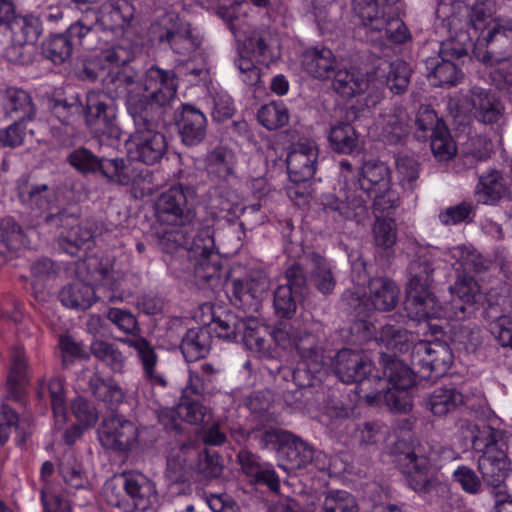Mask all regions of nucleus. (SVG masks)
<instances>
[{"label": "nucleus", "instance_id": "f257e3e1", "mask_svg": "<svg viewBox=\"0 0 512 512\" xmlns=\"http://www.w3.org/2000/svg\"><path fill=\"white\" fill-rule=\"evenodd\" d=\"M140 44L124 38L117 45L104 49L83 64L82 78L99 80L104 91H90L86 97L85 120L94 137H116L115 98L126 97L127 111L133 97L140 100L143 114L161 118L167 106L175 101L178 80L172 70L151 66L140 82L129 64L140 53Z\"/></svg>", "mask_w": 512, "mask_h": 512}, {"label": "nucleus", "instance_id": "f03ea898", "mask_svg": "<svg viewBox=\"0 0 512 512\" xmlns=\"http://www.w3.org/2000/svg\"><path fill=\"white\" fill-rule=\"evenodd\" d=\"M438 31H445L447 37L441 41L438 59L426 61L427 76L433 86H455L463 78L462 70L454 60L468 55L473 46L470 28L476 31L479 26L471 19L468 21V9L463 2L456 0H438L435 10Z\"/></svg>", "mask_w": 512, "mask_h": 512}, {"label": "nucleus", "instance_id": "7ed1b4c3", "mask_svg": "<svg viewBox=\"0 0 512 512\" xmlns=\"http://www.w3.org/2000/svg\"><path fill=\"white\" fill-rule=\"evenodd\" d=\"M207 10H213L222 18L239 42V57L235 66L241 79L247 85H255L260 80V69L256 64L268 66L277 54L271 49L257 31H251L247 20V4L241 0H194Z\"/></svg>", "mask_w": 512, "mask_h": 512}, {"label": "nucleus", "instance_id": "20e7f679", "mask_svg": "<svg viewBox=\"0 0 512 512\" xmlns=\"http://www.w3.org/2000/svg\"><path fill=\"white\" fill-rule=\"evenodd\" d=\"M475 424L472 432V450L477 458L478 470L487 485L498 489L494 512H512V498L504 492L505 481L511 470L508 457L509 433L494 424Z\"/></svg>", "mask_w": 512, "mask_h": 512}, {"label": "nucleus", "instance_id": "39448f33", "mask_svg": "<svg viewBox=\"0 0 512 512\" xmlns=\"http://www.w3.org/2000/svg\"><path fill=\"white\" fill-rule=\"evenodd\" d=\"M160 245L163 252L169 255L166 259L168 268L177 277H180L178 271H183L189 276L193 275L197 281L207 282L220 272L221 261L214 250V233L210 226L200 228L191 242L183 231L166 232Z\"/></svg>", "mask_w": 512, "mask_h": 512}, {"label": "nucleus", "instance_id": "423d86ee", "mask_svg": "<svg viewBox=\"0 0 512 512\" xmlns=\"http://www.w3.org/2000/svg\"><path fill=\"white\" fill-rule=\"evenodd\" d=\"M434 265L428 257H418L408 266L409 282L406 288L404 309L413 321L439 320L444 324H429L432 334H444L448 321L459 320L464 307L442 305L430 290L433 281Z\"/></svg>", "mask_w": 512, "mask_h": 512}, {"label": "nucleus", "instance_id": "0eeeda50", "mask_svg": "<svg viewBox=\"0 0 512 512\" xmlns=\"http://www.w3.org/2000/svg\"><path fill=\"white\" fill-rule=\"evenodd\" d=\"M371 360L361 351L342 349L335 358L334 370L337 377L346 384H355V393L359 399L372 405L381 403V390L386 388V381L378 372L373 373Z\"/></svg>", "mask_w": 512, "mask_h": 512}, {"label": "nucleus", "instance_id": "6e6552de", "mask_svg": "<svg viewBox=\"0 0 512 512\" xmlns=\"http://www.w3.org/2000/svg\"><path fill=\"white\" fill-rule=\"evenodd\" d=\"M140 100L131 98L128 113L133 119L135 132L127 141V152L131 159L146 165L158 163L167 151L163 133L157 130L164 120L157 116L143 114Z\"/></svg>", "mask_w": 512, "mask_h": 512}, {"label": "nucleus", "instance_id": "1a4fd4ad", "mask_svg": "<svg viewBox=\"0 0 512 512\" xmlns=\"http://www.w3.org/2000/svg\"><path fill=\"white\" fill-rule=\"evenodd\" d=\"M104 496L108 504L123 512L146 510L158 502L155 484L136 471L123 472L109 479L104 486Z\"/></svg>", "mask_w": 512, "mask_h": 512}, {"label": "nucleus", "instance_id": "9d476101", "mask_svg": "<svg viewBox=\"0 0 512 512\" xmlns=\"http://www.w3.org/2000/svg\"><path fill=\"white\" fill-rule=\"evenodd\" d=\"M468 9L466 19L476 22L479 29L476 34L472 28L470 33L477 36L476 43L473 42V53L484 64L493 63L494 56L500 54L505 58L507 52L512 50V24L510 22L492 21L488 25H484L486 15L483 11L475 6L472 9L464 5Z\"/></svg>", "mask_w": 512, "mask_h": 512}, {"label": "nucleus", "instance_id": "9b49d317", "mask_svg": "<svg viewBox=\"0 0 512 512\" xmlns=\"http://www.w3.org/2000/svg\"><path fill=\"white\" fill-rule=\"evenodd\" d=\"M383 374L386 388L381 390V403L395 412H408L413 402L409 390L415 385L418 372L394 356L382 355Z\"/></svg>", "mask_w": 512, "mask_h": 512}, {"label": "nucleus", "instance_id": "f8f14e48", "mask_svg": "<svg viewBox=\"0 0 512 512\" xmlns=\"http://www.w3.org/2000/svg\"><path fill=\"white\" fill-rule=\"evenodd\" d=\"M394 462L413 491L427 495L433 491L443 493L447 490V485L431 472L432 455L426 454L420 446L397 453Z\"/></svg>", "mask_w": 512, "mask_h": 512}, {"label": "nucleus", "instance_id": "ddd939ff", "mask_svg": "<svg viewBox=\"0 0 512 512\" xmlns=\"http://www.w3.org/2000/svg\"><path fill=\"white\" fill-rule=\"evenodd\" d=\"M261 441L265 446H277L279 466L285 471L305 468L314 457L313 447L300 437L281 429H268L263 432Z\"/></svg>", "mask_w": 512, "mask_h": 512}, {"label": "nucleus", "instance_id": "4468645a", "mask_svg": "<svg viewBox=\"0 0 512 512\" xmlns=\"http://www.w3.org/2000/svg\"><path fill=\"white\" fill-rule=\"evenodd\" d=\"M453 359L450 346L439 340H420L413 345L410 354L411 365L422 379L444 376L449 371Z\"/></svg>", "mask_w": 512, "mask_h": 512}, {"label": "nucleus", "instance_id": "2eb2a0df", "mask_svg": "<svg viewBox=\"0 0 512 512\" xmlns=\"http://www.w3.org/2000/svg\"><path fill=\"white\" fill-rule=\"evenodd\" d=\"M150 39L153 43L169 46L174 53L183 56L190 55L201 43L190 24L173 14H166L151 25Z\"/></svg>", "mask_w": 512, "mask_h": 512}, {"label": "nucleus", "instance_id": "dca6fc26", "mask_svg": "<svg viewBox=\"0 0 512 512\" xmlns=\"http://www.w3.org/2000/svg\"><path fill=\"white\" fill-rule=\"evenodd\" d=\"M134 7L126 0L109 1L101 5L98 13L95 14V26L101 28L103 31H110L113 33H121V37L115 42L108 44L105 49H109L117 45L124 38H129L132 41H137L142 49V40L139 36L134 35L130 29V22L134 16ZM104 48L95 51L84 63L91 57L100 53Z\"/></svg>", "mask_w": 512, "mask_h": 512}, {"label": "nucleus", "instance_id": "f3484780", "mask_svg": "<svg viewBox=\"0 0 512 512\" xmlns=\"http://www.w3.org/2000/svg\"><path fill=\"white\" fill-rule=\"evenodd\" d=\"M133 159L102 158L100 174L110 184L132 186L142 195H151L154 192L153 173L145 168L138 167Z\"/></svg>", "mask_w": 512, "mask_h": 512}, {"label": "nucleus", "instance_id": "a211bd4d", "mask_svg": "<svg viewBox=\"0 0 512 512\" xmlns=\"http://www.w3.org/2000/svg\"><path fill=\"white\" fill-rule=\"evenodd\" d=\"M194 190L181 184L173 185L164 191L156 201V216L162 223L184 226L194 218L189 204Z\"/></svg>", "mask_w": 512, "mask_h": 512}, {"label": "nucleus", "instance_id": "6ab92c4d", "mask_svg": "<svg viewBox=\"0 0 512 512\" xmlns=\"http://www.w3.org/2000/svg\"><path fill=\"white\" fill-rule=\"evenodd\" d=\"M16 192L19 201L30 209L36 217H43L47 223H54L59 215H54L57 209L56 193L53 187L32 182L29 177L22 176L17 180Z\"/></svg>", "mask_w": 512, "mask_h": 512}, {"label": "nucleus", "instance_id": "aec40b11", "mask_svg": "<svg viewBox=\"0 0 512 512\" xmlns=\"http://www.w3.org/2000/svg\"><path fill=\"white\" fill-rule=\"evenodd\" d=\"M98 437L103 447L127 452L138 443L139 430L133 421L122 415H114L103 421Z\"/></svg>", "mask_w": 512, "mask_h": 512}, {"label": "nucleus", "instance_id": "412c9836", "mask_svg": "<svg viewBox=\"0 0 512 512\" xmlns=\"http://www.w3.org/2000/svg\"><path fill=\"white\" fill-rule=\"evenodd\" d=\"M269 287L267 277L260 271H251L244 278L232 281V301L243 309L254 308L258 305Z\"/></svg>", "mask_w": 512, "mask_h": 512}, {"label": "nucleus", "instance_id": "4be33fe9", "mask_svg": "<svg viewBox=\"0 0 512 512\" xmlns=\"http://www.w3.org/2000/svg\"><path fill=\"white\" fill-rule=\"evenodd\" d=\"M380 136L389 145L401 144L410 133V117L402 106L386 109L379 118Z\"/></svg>", "mask_w": 512, "mask_h": 512}, {"label": "nucleus", "instance_id": "5701e85b", "mask_svg": "<svg viewBox=\"0 0 512 512\" xmlns=\"http://www.w3.org/2000/svg\"><path fill=\"white\" fill-rule=\"evenodd\" d=\"M322 211L326 214L337 213L340 217L357 223H362L369 217L366 201L355 194L347 195L345 201L333 195L322 196Z\"/></svg>", "mask_w": 512, "mask_h": 512}, {"label": "nucleus", "instance_id": "b1692460", "mask_svg": "<svg viewBox=\"0 0 512 512\" xmlns=\"http://www.w3.org/2000/svg\"><path fill=\"white\" fill-rule=\"evenodd\" d=\"M37 395L42 400H50L55 428L58 430L63 429L68 419L64 380L57 376L51 378L48 382L41 381L38 386Z\"/></svg>", "mask_w": 512, "mask_h": 512}, {"label": "nucleus", "instance_id": "393cba45", "mask_svg": "<svg viewBox=\"0 0 512 512\" xmlns=\"http://www.w3.org/2000/svg\"><path fill=\"white\" fill-rule=\"evenodd\" d=\"M318 152L316 148L299 144L287 156V170L294 182L310 179L316 173Z\"/></svg>", "mask_w": 512, "mask_h": 512}, {"label": "nucleus", "instance_id": "a878e982", "mask_svg": "<svg viewBox=\"0 0 512 512\" xmlns=\"http://www.w3.org/2000/svg\"><path fill=\"white\" fill-rule=\"evenodd\" d=\"M235 164L234 153L223 147L212 150L205 158V169L208 178L218 185L227 183L235 177Z\"/></svg>", "mask_w": 512, "mask_h": 512}, {"label": "nucleus", "instance_id": "bb28decb", "mask_svg": "<svg viewBox=\"0 0 512 512\" xmlns=\"http://www.w3.org/2000/svg\"><path fill=\"white\" fill-rule=\"evenodd\" d=\"M358 184L366 195L385 189L392 184L391 170L380 160L365 161L358 172Z\"/></svg>", "mask_w": 512, "mask_h": 512}, {"label": "nucleus", "instance_id": "cd10ccee", "mask_svg": "<svg viewBox=\"0 0 512 512\" xmlns=\"http://www.w3.org/2000/svg\"><path fill=\"white\" fill-rule=\"evenodd\" d=\"M322 80L331 78L333 72L332 87L341 97L349 99L364 91L367 86V79L360 73L349 70H338L334 72V67L322 63Z\"/></svg>", "mask_w": 512, "mask_h": 512}, {"label": "nucleus", "instance_id": "c85d7f7f", "mask_svg": "<svg viewBox=\"0 0 512 512\" xmlns=\"http://www.w3.org/2000/svg\"><path fill=\"white\" fill-rule=\"evenodd\" d=\"M472 95L474 96L473 106L477 121L485 125H493L503 118L504 106L494 93L474 87Z\"/></svg>", "mask_w": 512, "mask_h": 512}, {"label": "nucleus", "instance_id": "c756f323", "mask_svg": "<svg viewBox=\"0 0 512 512\" xmlns=\"http://www.w3.org/2000/svg\"><path fill=\"white\" fill-rule=\"evenodd\" d=\"M426 407L435 416H445L465 404L463 394L452 384L436 387L426 398Z\"/></svg>", "mask_w": 512, "mask_h": 512}, {"label": "nucleus", "instance_id": "7c9ffc66", "mask_svg": "<svg viewBox=\"0 0 512 512\" xmlns=\"http://www.w3.org/2000/svg\"><path fill=\"white\" fill-rule=\"evenodd\" d=\"M378 345L396 354H404L412 350L416 336L407 329L394 324H385L375 336Z\"/></svg>", "mask_w": 512, "mask_h": 512}, {"label": "nucleus", "instance_id": "2f4dec72", "mask_svg": "<svg viewBox=\"0 0 512 512\" xmlns=\"http://www.w3.org/2000/svg\"><path fill=\"white\" fill-rule=\"evenodd\" d=\"M238 458L242 471L253 481L267 485L272 491L279 489V478L271 465L261 463L257 456L248 451H241Z\"/></svg>", "mask_w": 512, "mask_h": 512}, {"label": "nucleus", "instance_id": "473e14b6", "mask_svg": "<svg viewBox=\"0 0 512 512\" xmlns=\"http://www.w3.org/2000/svg\"><path fill=\"white\" fill-rule=\"evenodd\" d=\"M206 117L195 107L182 105L179 130L183 142L187 145H195L203 140L206 133Z\"/></svg>", "mask_w": 512, "mask_h": 512}, {"label": "nucleus", "instance_id": "72a5a7b5", "mask_svg": "<svg viewBox=\"0 0 512 512\" xmlns=\"http://www.w3.org/2000/svg\"><path fill=\"white\" fill-rule=\"evenodd\" d=\"M28 381L25 352L21 347H15L11 352V366L7 378L8 397L20 401Z\"/></svg>", "mask_w": 512, "mask_h": 512}, {"label": "nucleus", "instance_id": "f704fd0d", "mask_svg": "<svg viewBox=\"0 0 512 512\" xmlns=\"http://www.w3.org/2000/svg\"><path fill=\"white\" fill-rule=\"evenodd\" d=\"M123 342L135 349L141 360L144 376L153 385L166 386L163 376L156 371L157 355L150 343L143 337L124 339Z\"/></svg>", "mask_w": 512, "mask_h": 512}, {"label": "nucleus", "instance_id": "c9c22d12", "mask_svg": "<svg viewBox=\"0 0 512 512\" xmlns=\"http://www.w3.org/2000/svg\"><path fill=\"white\" fill-rule=\"evenodd\" d=\"M369 301L375 310L390 311L398 301L399 289L387 278H372L368 281Z\"/></svg>", "mask_w": 512, "mask_h": 512}, {"label": "nucleus", "instance_id": "e433bc0d", "mask_svg": "<svg viewBox=\"0 0 512 512\" xmlns=\"http://www.w3.org/2000/svg\"><path fill=\"white\" fill-rule=\"evenodd\" d=\"M301 361L293 373V379L301 388H316L320 385V362L316 349L299 348Z\"/></svg>", "mask_w": 512, "mask_h": 512}, {"label": "nucleus", "instance_id": "4c0bfd02", "mask_svg": "<svg viewBox=\"0 0 512 512\" xmlns=\"http://www.w3.org/2000/svg\"><path fill=\"white\" fill-rule=\"evenodd\" d=\"M411 39V34L405 23L398 17L385 19V24L369 39L372 46L384 50L389 44H403Z\"/></svg>", "mask_w": 512, "mask_h": 512}, {"label": "nucleus", "instance_id": "58836bf2", "mask_svg": "<svg viewBox=\"0 0 512 512\" xmlns=\"http://www.w3.org/2000/svg\"><path fill=\"white\" fill-rule=\"evenodd\" d=\"M354 10L362 21L366 40L369 41L385 24L386 13L378 0H356Z\"/></svg>", "mask_w": 512, "mask_h": 512}, {"label": "nucleus", "instance_id": "ea45409f", "mask_svg": "<svg viewBox=\"0 0 512 512\" xmlns=\"http://www.w3.org/2000/svg\"><path fill=\"white\" fill-rule=\"evenodd\" d=\"M475 193L480 203L493 205L498 202L505 193V181L500 171L490 169L479 176Z\"/></svg>", "mask_w": 512, "mask_h": 512}, {"label": "nucleus", "instance_id": "a19ab883", "mask_svg": "<svg viewBox=\"0 0 512 512\" xmlns=\"http://www.w3.org/2000/svg\"><path fill=\"white\" fill-rule=\"evenodd\" d=\"M61 303L72 309L86 310L97 300L96 290L87 283L77 281L65 286L59 294Z\"/></svg>", "mask_w": 512, "mask_h": 512}, {"label": "nucleus", "instance_id": "79ce46f5", "mask_svg": "<svg viewBox=\"0 0 512 512\" xmlns=\"http://www.w3.org/2000/svg\"><path fill=\"white\" fill-rule=\"evenodd\" d=\"M10 29L19 45L36 43L43 32L40 18L32 14L14 17Z\"/></svg>", "mask_w": 512, "mask_h": 512}, {"label": "nucleus", "instance_id": "37998d69", "mask_svg": "<svg viewBox=\"0 0 512 512\" xmlns=\"http://www.w3.org/2000/svg\"><path fill=\"white\" fill-rule=\"evenodd\" d=\"M55 222H60V238L68 244L80 247L93 238V231L88 224L78 223V219L60 213Z\"/></svg>", "mask_w": 512, "mask_h": 512}, {"label": "nucleus", "instance_id": "c03bdc74", "mask_svg": "<svg viewBox=\"0 0 512 512\" xmlns=\"http://www.w3.org/2000/svg\"><path fill=\"white\" fill-rule=\"evenodd\" d=\"M216 377L217 370L209 363H202L198 368L190 369L186 393L196 396L212 394L216 389Z\"/></svg>", "mask_w": 512, "mask_h": 512}, {"label": "nucleus", "instance_id": "a18cd8bd", "mask_svg": "<svg viewBox=\"0 0 512 512\" xmlns=\"http://www.w3.org/2000/svg\"><path fill=\"white\" fill-rule=\"evenodd\" d=\"M180 348L188 362L205 357L210 348L209 332L198 328L189 329L182 339Z\"/></svg>", "mask_w": 512, "mask_h": 512}, {"label": "nucleus", "instance_id": "49530a36", "mask_svg": "<svg viewBox=\"0 0 512 512\" xmlns=\"http://www.w3.org/2000/svg\"><path fill=\"white\" fill-rule=\"evenodd\" d=\"M473 273L470 274H457L455 283L450 286V292L454 298L452 302L446 303L448 307L453 306L456 309L457 306L464 307V314L459 318L462 319L465 316L466 304H473L476 302V298L479 292L478 285L473 278Z\"/></svg>", "mask_w": 512, "mask_h": 512}, {"label": "nucleus", "instance_id": "de8ad7c7", "mask_svg": "<svg viewBox=\"0 0 512 512\" xmlns=\"http://www.w3.org/2000/svg\"><path fill=\"white\" fill-rule=\"evenodd\" d=\"M478 255L474 249L466 245H457L447 249L444 261L452 266L457 274H470L477 271Z\"/></svg>", "mask_w": 512, "mask_h": 512}, {"label": "nucleus", "instance_id": "09e8293b", "mask_svg": "<svg viewBox=\"0 0 512 512\" xmlns=\"http://www.w3.org/2000/svg\"><path fill=\"white\" fill-rule=\"evenodd\" d=\"M387 68V73L383 75L386 87L395 95L406 92L411 76L409 64L402 59H396L390 62Z\"/></svg>", "mask_w": 512, "mask_h": 512}, {"label": "nucleus", "instance_id": "8fccbe9b", "mask_svg": "<svg viewBox=\"0 0 512 512\" xmlns=\"http://www.w3.org/2000/svg\"><path fill=\"white\" fill-rule=\"evenodd\" d=\"M294 276V269L286 272L287 283L279 285L274 292L273 306L277 316L291 318L296 311V301L293 296L291 278Z\"/></svg>", "mask_w": 512, "mask_h": 512}, {"label": "nucleus", "instance_id": "3c124183", "mask_svg": "<svg viewBox=\"0 0 512 512\" xmlns=\"http://www.w3.org/2000/svg\"><path fill=\"white\" fill-rule=\"evenodd\" d=\"M73 48L74 42L65 33L51 35L42 46L43 54L54 64H62L70 59Z\"/></svg>", "mask_w": 512, "mask_h": 512}, {"label": "nucleus", "instance_id": "603ef678", "mask_svg": "<svg viewBox=\"0 0 512 512\" xmlns=\"http://www.w3.org/2000/svg\"><path fill=\"white\" fill-rule=\"evenodd\" d=\"M210 331L218 338L226 341L237 340L239 334L245 327V320L239 319L232 313H225L218 317H213L208 323Z\"/></svg>", "mask_w": 512, "mask_h": 512}, {"label": "nucleus", "instance_id": "864d4df0", "mask_svg": "<svg viewBox=\"0 0 512 512\" xmlns=\"http://www.w3.org/2000/svg\"><path fill=\"white\" fill-rule=\"evenodd\" d=\"M90 388L97 399L111 405L122 403L125 397L122 388L113 379H105L98 374L91 377Z\"/></svg>", "mask_w": 512, "mask_h": 512}, {"label": "nucleus", "instance_id": "5fc2aeb1", "mask_svg": "<svg viewBox=\"0 0 512 512\" xmlns=\"http://www.w3.org/2000/svg\"><path fill=\"white\" fill-rule=\"evenodd\" d=\"M5 109L11 117L13 114H19L18 120L22 121L33 119L35 114L29 94L22 89L10 88L7 90Z\"/></svg>", "mask_w": 512, "mask_h": 512}, {"label": "nucleus", "instance_id": "6e6d98bb", "mask_svg": "<svg viewBox=\"0 0 512 512\" xmlns=\"http://www.w3.org/2000/svg\"><path fill=\"white\" fill-rule=\"evenodd\" d=\"M329 142L334 151L351 154L358 146V136L349 123H340L331 128Z\"/></svg>", "mask_w": 512, "mask_h": 512}, {"label": "nucleus", "instance_id": "4d7b16f0", "mask_svg": "<svg viewBox=\"0 0 512 512\" xmlns=\"http://www.w3.org/2000/svg\"><path fill=\"white\" fill-rule=\"evenodd\" d=\"M257 118L262 126L274 130L287 125L290 116L284 102L272 101L258 110Z\"/></svg>", "mask_w": 512, "mask_h": 512}, {"label": "nucleus", "instance_id": "13d9d810", "mask_svg": "<svg viewBox=\"0 0 512 512\" xmlns=\"http://www.w3.org/2000/svg\"><path fill=\"white\" fill-rule=\"evenodd\" d=\"M190 394L183 390L177 405V417L193 425L208 422L211 417L209 411L198 400L191 398Z\"/></svg>", "mask_w": 512, "mask_h": 512}, {"label": "nucleus", "instance_id": "bf43d9fd", "mask_svg": "<svg viewBox=\"0 0 512 512\" xmlns=\"http://www.w3.org/2000/svg\"><path fill=\"white\" fill-rule=\"evenodd\" d=\"M399 184L404 191L413 192L418 186L420 164L409 155L399 154L395 160Z\"/></svg>", "mask_w": 512, "mask_h": 512}, {"label": "nucleus", "instance_id": "052dcab7", "mask_svg": "<svg viewBox=\"0 0 512 512\" xmlns=\"http://www.w3.org/2000/svg\"><path fill=\"white\" fill-rule=\"evenodd\" d=\"M367 197L373 199L375 217H385L393 214L401 202L400 194L393 188V183L385 189L367 194Z\"/></svg>", "mask_w": 512, "mask_h": 512}, {"label": "nucleus", "instance_id": "680f3d73", "mask_svg": "<svg viewBox=\"0 0 512 512\" xmlns=\"http://www.w3.org/2000/svg\"><path fill=\"white\" fill-rule=\"evenodd\" d=\"M429 138L431 150L438 160H449L456 153L454 141L446 125L440 124Z\"/></svg>", "mask_w": 512, "mask_h": 512}, {"label": "nucleus", "instance_id": "e2e57ef3", "mask_svg": "<svg viewBox=\"0 0 512 512\" xmlns=\"http://www.w3.org/2000/svg\"><path fill=\"white\" fill-rule=\"evenodd\" d=\"M101 274V284L98 287V290H103L104 297L109 301H117L123 300L127 294L130 293L125 288L124 275H120V273L115 271H107L103 270L100 272Z\"/></svg>", "mask_w": 512, "mask_h": 512}, {"label": "nucleus", "instance_id": "0e129e2a", "mask_svg": "<svg viewBox=\"0 0 512 512\" xmlns=\"http://www.w3.org/2000/svg\"><path fill=\"white\" fill-rule=\"evenodd\" d=\"M71 411L76 419V424L83 428L91 429L98 422V410L91 401L83 397H77L72 401Z\"/></svg>", "mask_w": 512, "mask_h": 512}, {"label": "nucleus", "instance_id": "69168bd1", "mask_svg": "<svg viewBox=\"0 0 512 512\" xmlns=\"http://www.w3.org/2000/svg\"><path fill=\"white\" fill-rule=\"evenodd\" d=\"M91 352L97 359L105 362L115 371L120 370L124 365V356L114 344L109 342L102 340L94 341L91 344Z\"/></svg>", "mask_w": 512, "mask_h": 512}, {"label": "nucleus", "instance_id": "338daca9", "mask_svg": "<svg viewBox=\"0 0 512 512\" xmlns=\"http://www.w3.org/2000/svg\"><path fill=\"white\" fill-rule=\"evenodd\" d=\"M324 512H358V505L354 496L344 490L330 492L322 507Z\"/></svg>", "mask_w": 512, "mask_h": 512}, {"label": "nucleus", "instance_id": "774afa93", "mask_svg": "<svg viewBox=\"0 0 512 512\" xmlns=\"http://www.w3.org/2000/svg\"><path fill=\"white\" fill-rule=\"evenodd\" d=\"M375 245L379 248L389 249L396 243V223L392 218L376 217L373 227Z\"/></svg>", "mask_w": 512, "mask_h": 512}]
</instances>
